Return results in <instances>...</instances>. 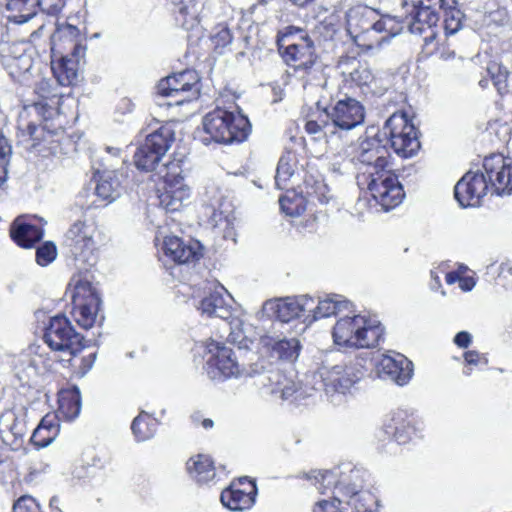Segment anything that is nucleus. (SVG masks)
<instances>
[{
	"label": "nucleus",
	"mask_w": 512,
	"mask_h": 512,
	"mask_svg": "<svg viewBox=\"0 0 512 512\" xmlns=\"http://www.w3.org/2000/svg\"><path fill=\"white\" fill-rule=\"evenodd\" d=\"M387 156L386 146L377 136L361 139L355 151V158L368 167V190L385 211L399 205L404 197L397 177L385 170L388 164Z\"/></svg>",
	"instance_id": "nucleus-1"
},
{
	"label": "nucleus",
	"mask_w": 512,
	"mask_h": 512,
	"mask_svg": "<svg viewBox=\"0 0 512 512\" xmlns=\"http://www.w3.org/2000/svg\"><path fill=\"white\" fill-rule=\"evenodd\" d=\"M35 91L42 100L24 106L23 111L19 115L18 124L19 131L23 137H28L27 141L31 142L30 146L32 148H37L42 143H50L53 132L48 131L46 126H37L33 122H25L26 118L35 113L44 120H48L58 113L57 106L60 102L53 83L49 79H41L37 83Z\"/></svg>",
	"instance_id": "nucleus-2"
},
{
	"label": "nucleus",
	"mask_w": 512,
	"mask_h": 512,
	"mask_svg": "<svg viewBox=\"0 0 512 512\" xmlns=\"http://www.w3.org/2000/svg\"><path fill=\"white\" fill-rule=\"evenodd\" d=\"M384 334L381 323L365 315H344L333 327L334 343L348 348H373Z\"/></svg>",
	"instance_id": "nucleus-3"
},
{
	"label": "nucleus",
	"mask_w": 512,
	"mask_h": 512,
	"mask_svg": "<svg viewBox=\"0 0 512 512\" xmlns=\"http://www.w3.org/2000/svg\"><path fill=\"white\" fill-rule=\"evenodd\" d=\"M202 124L204 132L208 135L204 141L210 140L221 144L243 142L251 130L247 117L220 107L207 113Z\"/></svg>",
	"instance_id": "nucleus-4"
},
{
	"label": "nucleus",
	"mask_w": 512,
	"mask_h": 512,
	"mask_svg": "<svg viewBox=\"0 0 512 512\" xmlns=\"http://www.w3.org/2000/svg\"><path fill=\"white\" fill-rule=\"evenodd\" d=\"M199 76L194 70H184L162 80L157 85L159 106H178L199 95Z\"/></svg>",
	"instance_id": "nucleus-5"
},
{
	"label": "nucleus",
	"mask_w": 512,
	"mask_h": 512,
	"mask_svg": "<svg viewBox=\"0 0 512 512\" xmlns=\"http://www.w3.org/2000/svg\"><path fill=\"white\" fill-rule=\"evenodd\" d=\"M245 376L256 378L255 384L265 393L287 400L298 392V384L264 359H258L244 370Z\"/></svg>",
	"instance_id": "nucleus-6"
},
{
	"label": "nucleus",
	"mask_w": 512,
	"mask_h": 512,
	"mask_svg": "<svg viewBox=\"0 0 512 512\" xmlns=\"http://www.w3.org/2000/svg\"><path fill=\"white\" fill-rule=\"evenodd\" d=\"M382 134L388 139L395 153L401 157H412L420 148L416 128L405 113L392 114L386 120Z\"/></svg>",
	"instance_id": "nucleus-7"
},
{
	"label": "nucleus",
	"mask_w": 512,
	"mask_h": 512,
	"mask_svg": "<svg viewBox=\"0 0 512 512\" xmlns=\"http://www.w3.org/2000/svg\"><path fill=\"white\" fill-rule=\"evenodd\" d=\"M174 141V132L168 126H162L149 134L134 154V163L140 170L150 172L159 167L161 159L165 156Z\"/></svg>",
	"instance_id": "nucleus-8"
},
{
	"label": "nucleus",
	"mask_w": 512,
	"mask_h": 512,
	"mask_svg": "<svg viewBox=\"0 0 512 512\" xmlns=\"http://www.w3.org/2000/svg\"><path fill=\"white\" fill-rule=\"evenodd\" d=\"M43 338L52 350L67 352L70 355L69 362L84 348L83 336L76 332L68 318L62 315L50 319Z\"/></svg>",
	"instance_id": "nucleus-9"
},
{
	"label": "nucleus",
	"mask_w": 512,
	"mask_h": 512,
	"mask_svg": "<svg viewBox=\"0 0 512 512\" xmlns=\"http://www.w3.org/2000/svg\"><path fill=\"white\" fill-rule=\"evenodd\" d=\"M178 164L171 162L163 165L158 174L164 180V191L159 195L161 206L166 211H178L184 201L190 197V189L183 182Z\"/></svg>",
	"instance_id": "nucleus-10"
},
{
	"label": "nucleus",
	"mask_w": 512,
	"mask_h": 512,
	"mask_svg": "<svg viewBox=\"0 0 512 512\" xmlns=\"http://www.w3.org/2000/svg\"><path fill=\"white\" fill-rule=\"evenodd\" d=\"M395 19L380 16L379 13L366 5H355L346 12V30L351 38L369 29L393 31Z\"/></svg>",
	"instance_id": "nucleus-11"
},
{
	"label": "nucleus",
	"mask_w": 512,
	"mask_h": 512,
	"mask_svg": "<svg viewBox=\"0 0 512 512\" xmlns=\"http://www.w3.org/2000/svg\"><path fill=\"white\" fill-rule=\"evenodd\" d=\"M324 116L331 121V126H326L327 130L331 131L333 127L336 135L339 131H348L362 124L365 109L358 100L347 97L326 108Z\"/></svg>",
	"instance_id": "nucleus-12"
},
{
	"label": "nucleus",
	"mask_w": 512,
	"mask_h": 512,
	"mask_svg": "<svg viewBox=\"0 0 512 512\" xmlns=\"http://www.w3.org/2000/svg\"><path fill=\"white\" fill-rule=\"evenodd\" d=\"M405 21L412 34L420 35L423 38V48L427 54L436 50V26L439 21L437 9L422 7L421 9L405 10Z\"/></svg>",
	"instance_id": "nucleus-13"
},
{
	"label": "nucleus",
	"mask_w": 512,
	"mask_h": 512,
	"mask_svg": "<svg viewBox=\"0 0 512 512\" xmlns=\"http://www.w3.org/2000/svg\"><path fill=\"white\" fill-rule=\"evenodd\" d=\"M208 350L213 354L206 363L207 374L211 379L223 380L245 376L246 368L240 369L235 352L231 348L212 341L208 345Z\"/></svg>",
	"instance_id": "nucleus-14"
},
{
	"label": "nucleus",
	"mask_w": 512,
	"mask_h": 512,
	"mask_svg": "<svg viewBox=\"0 0 512 512\" xmlns=\"http://www.w3.org/2000/svg\"><path fill=\"white\" fill-rule=\"evenodd\" d=\"M324 390L329 393L345 394L363 376L362 367L359 364L322 366L318 370Z\"/></svg>",
	"instance_id": "nucleus-15"
},
{
	"label": "nucleus",
	"mask_w": 512,
	"mask_h": 512,
	"mask_svg": "<svg viewBox=\"0 0 512 512\" xmlns=\"http://www.w3.org/2000/svg\"><path fill=\"white\" fill-rule=\"evenodd\" d=\"M484 173L468 171L455 185L454 196L460 206H479L489 191Z\"/></svg>",
	"instance_id": "nucleus-16"
},
{
	"label": "nucleus",
	"mask_w": 512,
	"mask_h": 512,
	"mask_svg": "<svg viewBox=\"0 0 512 512\" xmlns=\"http://www.w3.org/2000/svg\"><path fill=\"white\" fill-rule=\"evenodd\" d=\"M483 169L489 184L496 194H510L512 191V159L502 155H491L483 161Z\"/></svg>",
	"instance_id": "nucleus-17"
},
{
	"label": "nucleus",
	"mask_w": 512,
	"mask_h": 512,
	"mask_svg": "<svg viewBox=\"0 0 512 512\" xmlns=\"http://www.w3.org/2000/svg\"><path fill=\"white\" fill-rule=\"evenodd\" d=\"M80 30L69 23L57 24L51 36V52L53 57L57 54L70 53L73 57H83L86 47L81 44Z\"/></svg>",
	"instance_id": "nucleus-18"
},
{
	"label": "nucleus",
	"mask_w": 512,
	"mask_h": 512,
	"mask_svg": "<svg viewBox=\"0 0 512 512\" xmlns=\"http://www.w3.org/2000/svg\"><path fill=\"white\" fill-rule=\"evenodd\" d=\"M256 490L254 482L247 477L240 478L238 484H231L221 493V502L232 511L249 509L255 502Z\"/></svg>",
	"instance_id": "nucleus-19"
},
{
	"label": "nucleus",
	"mask_w": 512,
	"mask_h": 512,
	"mask_svg": "<svg viewBox=\"0 0 512 512\" xmlns=\"http://www.w3.org/2000/svg\"><path fill=\"white\" fill-rule=\"evenodd\" d=\"M314 300L308 296L267 301L264 309L274 315L281 322H289L312 311Z\"/></svg>",
	"instance_id": "nucleus-20"
},
{
	"label": "nucleus",
	"mask_w": 512,
	"mask_h": 512,
	"mask_svg": "<svg viewBox=\"0 0 512 512\" xmlns=\"http://www.w3.org/2000/svg\"><path fill=\"white\" fill-rule=\"evenodd\" d=\"M378 374L397 385L407 384L413 375V364L402 354L384 355L378 363Z\"/></svg>",
	"instance_id": "nucleus-21"
},
{
	"label": "nucleus",
	"mask_w": 512,
	"mask_h": 512,
	"mask_svg": "<svg viewBox=\"0 0 512 512\" xmlns=\"http://www.w3.org/2000/svg\"><path fill=\"white\" fill-rule=\"evenodd\" d=\"M164 254L178 264H185L198 259L201 255L198 242L185 243L177 236H166L163 240Z\"/></svg>",
	"instance_id": "nucleus-22"
},
{
	"label": "nucleus",
	"mask_w": 512,
	"mask_h": 512,
	"mask_svg": "<svg viewBox=\"0 0 512 512\" xmlns=\"http://www.w3.org/2000/svg\"><path fill=\"white\" fill-rule=\"evenodd\" d=\"M285 61L297 70H308L315 61L313 42L308 37H303L299 42L289 44L283 53Z\"/></svg>",
	"instance_id": "nucleus-23"
},
{
	"label": "nucleus",
	"mask_w": 512,
	"mask_h": 512,
	"mask_svg": "<svg viewBox=\"0 0 512 512\" xmlns=\"http://www.w3.org/2000/svg\"><path fill=\"white\" fill-rule=\"evenodd\" d=\"M400 31L399 25L395 22L394 30L369 29L361 34L355 35L352 41L365 53L376 54L384 45L388 44L392 37Z\"/></svg>",
	"instance_id": "nucleus-24"
},
{
	"label": "nucleus",
	"mask_w": 512,
	"mask_h": 512,
	"mask_svg": "<svg viewBox=\"0 0 512 512\" xmlns=\"http://www.w3.org/2000/svg\"><path fill=\"white\" fill-rule=\"evenodd\" d=\"M4 65L15 81L27 83L31 77L33 58L20 45H15V55L4 57Z\"/></svg>",
	"instance_id": "nucleus-25"
},
{
	"label": "nucleus",
	"mask_w": 512,
	"mask_h": 512,
	"mask_svg": "<svg viewBox=\"0 0 512 512\" xmlns=\"http://www.w3.org/2000/svg\"><path fill=\"white\" fill-rule=\"evenodd\" d=\"M177 15V21L186 30L194 29L200 23L205 0H168Z\"/></svg>",
	"instance_id": "nucleus-26"
},
{
	"label": "nucleus",
	"mask_w": 512,
	"mask_h": 512,
	"mask_svg": "<svg viewBox=\"0 0 512 512\" xmlns=\"http://www.w3.org/2000/svg\"><path fill=\"white\" fill-rule=\"evenodd\" d=\"M261 342L273 358L295 361L299 356L301 346L297 338L277 339L266 336L261 339Z\"/></svg>",
	"instance_id": "nucleus-27"
},
{
	"label": "nucleus",
	"mask_w": 512,
	"mask_h": 512,
	"mask_svg": "<svg viewBox=\"0 0 512 512\" xmlns=\"http://www.w3.org/2000/svg\"><path fill=\"white\" fill-rule=\"evenodd\" d=\"M94 177L96 180L95 194L97 197L110 203L120 196L122 187L116 171H97Z\"/></svg>",
	"instance_id": "nucleus-28"
},
{
	"label": "nucleus",
	"mask_w": 512,
	"mask_h": 512,
	"mask_svg": "<svg viewBox=\"0 0 512 512\" xmlns=\"http://www.w3.org/2000/svg\"><path fill=\"white\" fill-rule=\"evenodd\" d=\"M59 61L52 60V72L62 86L74 84L78 78V62L81 57H73L70 53L57 54Z\"/></svg>",
	"instance_id": "nucleus-29"
},
{
	"label": "nucleus",
	"mask_w": 512,
	"mask_h": 512,
	"mask_svg": "<svg viewBox=\"0 0 512 512\" xmlns=\"http://www.w3.org/2000/svg\"><path fill=\"white\" fill-rule=\"evenodd\" d=\"M221 291H226L223 286L211 291L200 301L198 310L208 316L219 317L223 320L229 319L231 307L226 303Z\"/></svg>",
	"instance_id": "nucleus-30"
},
{
	"label": "nucleus",
	"mask_w": 512,
	"mask_h": 512,
	"mask_svg": "<svg viewBox=\"0 0 512 512\" xmlns=\"http://www.w3.org/2000/svg\"><path fill=\"white\" fill-rule=\"evenodd\" d=\"M351 307L352 304L349 301L343 299L341 295H333L320 300L316 307H314L313 303L312 311H308V313H312V319L317 320L320 318L329 317L331 315L351 312Z\"/></svg>",
	"instance_id": "nucleus-31"
},
{
	"label": "nucleus",
	"mask_w": 512,
	"mask_h": 512,
	"mask_svg": "<svg viewBox=\"0 0 512 512\" xmlns=\"http://www.w3.org/2000/svg\"><path fill=\"white\" fill-rule=\"evenodd\" d=\"M92 226H71L66 233V245L77 255L94 247Z\"/></svg>",
	"instance_id": "nucleus-32"
},
{
	"label": "nucleus",
	"mask_w": 512,
	"mask_h": 512,
	"mask_svg": "<svg viewBox=\"0 0 512 512\" xmlns=\"http://www.w3.org/2000/svg\"><path fill=\"white\" fill-rule=\"evenodd\" d=\"M38 7L39 0H7L6 8L10 12L8 20L23 24L36 15Z\"/></svg>",
	"instance_id": "nucleus-33"
},
{
	"label": "nucleus",
	"mask_w": 512,
	"mask_h": 512,
	"mask_svg": "<svg viewBox=\"0 0 512 512\" xmlns=\"http://www.w3.org/2000/svg\"><path fill=\"white\" fill-rule=\"evenodd\" d=\"M190 476L198 483H207L215 477L213 462L209 456L199 454L187 461Z\"/></svg>",
	"instance_id": "nucleus-34"
},
{
	"label": "nucleus",
	"mask_w": 512,
	"mask_h": 512,
	"mask_svg": "<svg viewBox=\"0 0 512 512\" xmlns=\"http://www.w3.org/2000/svg\"><path fill=\"white\" fill-rule=\"evenodd\" d=\"M298 171V160L293 152L284 153L279 159L275 183L279 189H285L288 187L289 182L295 176Z\"/></svg>",
	"instance_id": "nucleus-35"
},
{
	"label": "nucleus",
	"mask_w": 512,
	"mask_h": 512,
	"mask_svg": "<svg viewBox=\"0 0 512 512\" xmlns=\"http://www.w3.org/2000/svg\"><path fill=\"white\" fill-rule=\"evenodd\" d=\"M206 212L210 214L209 221L213 224L226 222L232 224L236 220V210L232 199L221 196V198L210 206L206 207Z\"/></svg>",
	"instance_id": "nucleus-36"
},
{
	"label": "nucleus",
	"mask_w": 512,
	"mask_h": 512,
	"mask_svg": "<svg viewBox=\"0 0 512 512\" xmlns=\"http://www.w3.org/2000/svg\"><path fill=\"white\" fill-rule=\"evenodd\" d=\"M456 0H444L439 8L443 11V25L447 36L456 34L462 28L463 13L456 7Z\"/></svg>",
	"instance_id": "nucleus-37"
},
{
	"label": "nucleus",
	"mask_w": 512,
	"mask_h": 512,
	"mask_svg": "<svg viewBox=\"0 0 512 512\" xmlns=\"http://www.w3.org/2000/svg\"><path fill=\"white\" fill-rule=\"evenodd\" d=\"M58 434V425L54 423V418L45 416L40 424L34 429L31 436V442L40 448L48 446Z\"/></svg>",
	"instance_id": "nucleus-38"
},
{
	"label": "nucleus",
	"mask_w": 512,
	"mask_h": 512,
	"mask_svg": "<svg viewBox=\"0 0 512 512\" xmlns=\"http://www.w3.org/2000/svg\"><path fill=\"white\" fill-rule=\"evenodd\" d=\"M100 302V298H92L85 304H73V316L79 326L89 329L94 325Z\"/></svg>",
	"instance_id": "nucleus-39"
},
{
	"label": "nucleus",
	"mask_w": 512,
	"mask_h": 512,
	"mask_svg": "<svg viewBox=\"0 0 512 512\" xmlns=\"http://www.w3.org/2000/svg\"><path fill=\"white\" fill-rule=\"evenodd\" d=\"M11 238L21 247L30 248L41 240V226H11Z\"/></svg>",
	"instance_id": "nucleus-40"
},
{
	"label": "nucleus",
	"mask_w": 512,
	"mask_h": 512,
	"mask_svg": "<svg viewBox=\"0 0 512 512\" xmlns=\"http://www.w3.org/2000/svg\"><path fill=\"white\" fill-rule=\"evenodd\" d=\"M281 211L288 216L297 217L306 210L307 200L302 194L294 190H288L279 198Z\"/></svg>",
	"instance_id": "nucleus-41"
},
{
	"label": "nucleus",
	"mask_w": 512,
	"mask_h": 512,
	"mask_svg": "<svg viewBox=\"0 0 512 512\" xmlns=\"http://www.w3.org/2000/svg\"><path fill=\"white\" fill-rule=\"evenodd\" d=\"M74 292L72 295L73 304H85L91 302L92 298H100L97 288L85 277L74 279Z\"/></svg>",
	"instance_id": "nucleus-42"
},
{
	"label": "nucleus",
	"mask_w": 512,
	"mask_h": 512,
	"mask_svg": "<svg viewBox=\"0 0 512 512\" xmlns=\"http://www.w3.org/2000/svg\"><path fill=\"white\" fill-rule=\"evenodd\" d=\"M60 412L69 420L75 419L81 410V397L78 389L64 394L59 400Z\"/></svg>",
	"instance_id": "nucleus-43"
},
{
	"label": "nucleus",
	"mask_w": 512,
	"mask_h": 512,
	"mask_svg": "<svg viewBox=\"0 0 512 512\" xmlns=\"http://www.w3.org/2000/svg\"><path fill=\"white\" fill-rule=\"evenodd\" d=\"M147 418V414L141 411L132 422L131 430L137 441L148 440L155 434L156 424L154 421L148 422Z\"/></svg>",
	"instance_id": "nucleus-44"
},
{
	"label": "nucleus",
	"mask_w": 512,
	"mask_h": 512,
	"mask_svg": "<svg viewBox=\"0 0 512 512\" xmlns=\"http://www.w3.org/2000/svg\"><path fill=\"white\" fill-rule=\"evenodd\" d=\"M304 188L307 196L316 198L321 203H328L331 199L330 189L322 179L309 176L304 181Z\"/></svg>",
	"instance_id": "nucleus-45"
},
{
	"label": "nucleus",
	"mask_w": 512,
	"mask_h": 512,
	"mask_svg": "<svg viewBox=\"0 0 512 512\" xmlns=\"http://www.w3.org/2000/svg\"><path fill=\"white\" fill-rule=\"evenodd\" d=\"M230 333L227 337L232 344L238 345L239 349H249L253 343L252 338L247 334L244 324L239 319L229 323Z\"/></svg>",
	"instance_id": "nucleus-46"
},
{
	"label": "nucleus",
	"mask_w": 512,
	"mask_h": 512,
	"mask_svg": "<svg viewBox=\"0 0 512 512\" xmlns=\"http://www.w3.org/2000/svg\"><path fill=\"white\" fill-rule=\"evenodd\" d=\"M231 31L226 26H217L210 36L211 45L217 54H224L232 44Z\"/></svg>",
	"instance_id": "nucleus-47"
},
{
	"label": "nucleus",
	"mask_w": 512,
	"mask_h": 512,
	"mask_svg": "<svg viewBox=\"0 0 512 512\" xmlns=\"http://www.w3.org/2000/svg\"><path fill=\"white\" fill-rule=\"evenodd\" d=\"M488 73L498 92L501 94L507 92V79L509 76L507 68L498 63H492L488 66Z\"/></svg>",
	"instance_id": "nucleus-48"
},
{
	"label": "nucleus",
	"mask_w": 512,
	"mask_h": 512,
	"mask_svg": "<svg viewBox=\"0 0 512 512\" xmlns=\"http://www.w3.org/2000/svg\"><path fill=\"white\" fill-rule=\"evenodd\" d=\"M12 155V146L8 139L0 133V186L6 181L8 165Z\"/></svg>",
	"instance_id": "nucleus-49"
},
{
	"label": "nucleus",
	"mask_w": 512,
	"mask_h": 512,
	"mask_svg": "<svg viewBox=\"0 0 512 512\" xmlns=\"http://www.w3.org/2000/svg\"><path fill=\"white\" fill-rule=\"evenodd\" d=\"M326 126H331L330 119H327L324 116V113L319 116L318 120H310L305 125V130L309 134H319L322 133L325 137L335 135L333 127H331V131H328Z\"/></svg>",
	"instance_id": "nucleus-50"
},
{
	"label": "nucleus",
	"mask_w": 512,
	"mask_h": 512,
	"mask_svg": "<svg viewBox=\"0 0 512 512\" xmlns=\"http://www.w3.org/2000/svg\"><path fill=\"white\" fill-rule=\"evenodd\" d=\"M56 247L52 243H45L39 247L36 252L37 263L46 266L56 258Z\"/></svg>",
	"instance_id": "nucleus-51"
},
{
	"label": "nucleus",
	"mask_w": 512,
	"mask_h": 512,
	"mask_svg": "<svg viewBox=\"0 0 512 512\" xmlns=\"http://www.w3.org/2000/svg\"><path fill=\"white\" fill-rule=\"evenodd\" d=\"M351 80L358 86H364L370 84L374 76L371 70L364 65H359L350 73Z\"/></svg>",
	"instance_id": "nucleus-52"
},
{
	"label": "nucleus",
	"mask_w": 512,
	"mask_h": 512,
	"mask_svg": "<svg viewBox=\"0 0 512 512\" xmlns=\"http://www.w3.org/2000/svg\"><path fill=\"white\" fill-rule=\"evenodd\" d=\"M444 0H403V9H421L422 7H429L432 9L440 8Z\"/></svg>",
	"instance_id": "nucleus-53"
},
{
	"label": "nucleus",
	"mask_w": 512,
	"mask_h": 512,
	"mask_svg": "<svg viewBox=\"0 0 512 512\" xmlns=\"http://www.w3.org/2000/svg\"><path fill=\"white\" fill-rule=\"evenodd\" d=\"M508 20V14L504 8H496L495 10L489 11L485 14V23L487 25H503Z\"/></svg>",
	"instance_id": "nucleus-54"
},
{
	"label": "nucleus",
	"mask_w": 512,
	"mask_h": 512,
	"mask_svg": "<svg viewBox=\"0 0 512 512\" xmlns=\"http://www.w3.org/2000/svg\"><path fill=\"white\" fill-rule=\"evenodd\" d=\"M64 6V0H39V7L49 14L59 13Z\"/></svg>",
	"instance_id": "nucleus-55"
},
{
	"label": "nucleus",
	"mask_w": 512,
	"mask_h": 512,
	"mask_svg": "<svg viewBox=\"0 0 512 512\" xmlns=\"http://www.w3.org/2000/svg\"><path fill=\"white\" fill-rule=\"evenodd\" d=\"M10 430L12 434L15 436V438H22L23 436H25L28 431L25 418L16 417Z\"/></svg>",
	"instance_id": "nucleus-56"
},
{
	"label": "nucleus",
	"mask_w": 512,
	"mask_h": 512,
	"mask_svg": "<svg viewBox=\"0 0 512 512\" xmlns=\"http://www.w3.org/2000/svg\"><path fill=\"white\" fill-rule=\"evenodd\" d=\"M314 479V485L317 487L318 490L321 491L322 487H324L325 489L328 488V485H330L333 482L334 476L331 472H319L317 473V475L314 476Z\"/></svg>",
	"instance_id": "nucleus-57"
},
{
	"label": "nucleus",
	"mask_w": 512,
	"mask_h": 512,
	"mask_svg": "<svg viewBox=\"0 0 512 512\" xmlns=\"http://www.w3.org/2000/svg\"><path fill=\"white\" fill-rule=\"evenodd\" d=\"M392 421H395V426L392 425H385L384 429L381 430V433L383 436H381V439H385L386 437H391L392 435L396 437V440L398 442H401V435L399 434V422L396 421L395 415L391 418Z\"/></svg>",
	"instance_id": "nucleus-58"
},
{
	"label": "nucleus",
	"mask_w": 512,
	"mask_h": 512,
	"mask_svg": "<svg viewBox=\"0 0 512 512\" xmlns=\"http://www.w3.org/2000/svg\"><path fill=\"white\" fill-rule=\"evenodd\" d=\"M44 222L45 224L47 221H45L43 218L39 217L36 214H22L15 218V220L12 222V224L15 225H25V224H34V222Z\"/></svg>",
	"instance_id": "nucleus-59"
},
{
	"label": "nucleus",
	"mask_w": 512,
	"mask_h": 512,
	"mask_svg": "<svg viewBox=\"0 0 512 512\" xmlns=\"http://www.w3.org/2000/svg\"><path fill=\"white\" fill-rule=\"evenodd\" d=\"M472 337L471 335L466 331H461L456 334L454 338V342L457 346L461 348H467L469 344L471 343Z\"/></svg>",
	"instance_id": "nucleus-60"
},
{
	"label": "nucleus",
	"mask_w": 512,
	"mask_h": 512,
	"mask_svg": "<svg viewBox=\"0 0 512 512\" xmlns=\"http://www.w3.org/2000/svg\"><path fill=\"white\" fill-rule=\"evenodd\" d=\"M476 285L473 277H460L459 286L463 291H471Z\"/></svg>",
	"instance_id": "nucleus-61"
},
{
	"label": "nucleus",
	"mask_w": 512,
	"mask_h": 512,
	"mask_svg": "<svg viewBox=\"0 0 512 512\" xmlns=\"http://www.w3.org/2000/svg\"><path fill=\"white\" fill-rule=\"evenodd\" d=\"M464 359L468 365H477L480 362L481 357L476 351H468L464 354Z\"/></svg>",
	"instance_id": "nucleus-62"
},
{
	"label": "nucleus",
	"mask_w": 512,
	"mask_h": 512,
	"mask_svg": "<svg viewBox=\"0 0 512 512\" xmlns=\"http://www.w3.org/2000/svg\"><path fill=\"white\" fill-rule=\"evenodd\" d=\"M430 276H431V279H432L430 287H431L432 290H437L441 286L440 277L437 274V272L434 271V270L430 271Z\"/></svg>",
	"instance_id": "nucleus-63"
},
{
	"label": "nucleus",
	"mask_w": 512,
	"mask_h": 512,
	"mask_svg": "<svg viewBox=\"0 0 512 512\" xmlns=\"http://www.w3.org/2000/svg\"><path fill=\"white\" fill-rule=\"evenodd\" d=\"M460 277L461 276H459V273L457 272H449L446 275V282L450 285L454 284L456 281L459 282Z\"/></svg>",
	"instance_id": "nucleus-64"
}]
</instances>
